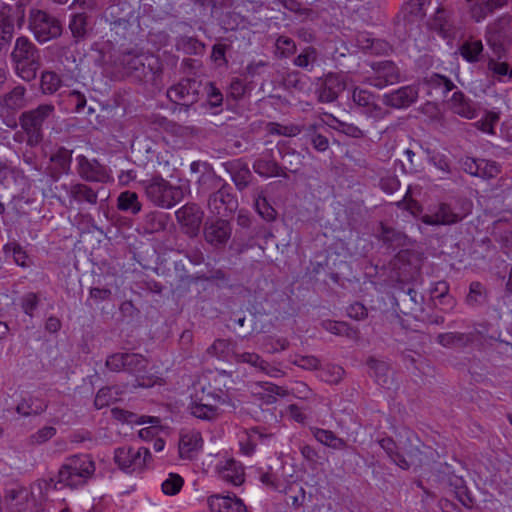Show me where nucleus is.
Here are the masks:
<instances>
[{
	"instance_id": "obj_26",
	"label": "nucleus",
	"mask_w": 512,
	"mask_h": 512,
	"mask_svg": "<svg viewBox=\"0 0 512 512\" xmlns=\"http://www.w3.org/2000/svg\"><path fill=\"white\" fill-rule=\"evenodd\" d=\"M473 2L470 7L472 18L476 22L485 19L489 14L505 4V0H467Z\"/></svg>"
},
{
	"instance_id": "obj_31",
	"label": "nucleus",
	"mask_w": 512,
	"mask_h": 512,
	"mask_svg": "<svg viewBox=\"0 0 512 512\" xmlns=\"http://www.w3.org/2000/svg\"><path fill=\"white\" fill-rule=\"evenodd\" d=\"M253 169L255 173L266 178L275 176L288 177L284 169L274 160L257 159L253 163Z\"/></svg>"
},
{
	"instance_id": "obj_29",
	"label": "nucleus",
	"mask_w": 512,
	"mask_h": 512,
	"mask_svg": "<svg viewBox=\"0 0 512 512\" xmlns=\"http://www.w3.org/2000/svg\"><path fill=\"white\" fill-rule=\"evenodd\" d=\"M28 496L26 488L17 486L6 490L5 500L12 512H21L26 508Z\"/></svg>"
},
{
	"instance_id": "obj_50",
	"label": "nucleus",
	"mask_w": 512,
	"mask_h": 512,
	"mask_svg": "<svg viewBox=\"0 0 512 512\" xmlns=\"http://www.w3.org/2000/svg\"><path fill=\"white\" fill-rule=\"evenodd\" d=\"M303 128L299 125L290 124L282 125L277 122H269L267 124V131L272 135H281L286 137H294L302 132Z\"/></svg>"
},
{
	"instance_id": "obj_13",
	"label": "nucleus",
	"mask_w": 512,
	"mask_h": 512,
	"mask_svg": "<svg viewBox=\"0 0 512 512\" xmlns=\"http://www.w3.org/2000/svg\"><path fill=\"white\" fill-rule=\"evenodd\" d=\"M374 74L366 78V82L378 89L395 84L400 79L398 67L391 61L378 62L373 66Z\"/></svg>"
},
{
	"instance_id": "obj_17",
	"label": "nucleus",
	"mask_w": 512,
	"mask_h": 512,
	"mask_svg": "<svg viewBox=\"0 0 512 512\" xmlns=\"http://www.w3.org/2000/svg\"><path fill=\"white\" fill-rule=\"evenodd\" d=\"M78 174L89 182H105L109 178L106 168L97 160H89L85 156L80 155L78 158Z\"/></svg>"
},
{
	"instance_id": "obj_8",
	"label": "nucleus",
	"mask_w": 512,
	"mask_h": 512,
	"mask_svg": "<svg viewBox=\"0 0 512 512\" xmlns=\"http://www.w3.org/2000/svg\"><path fill=\"white\" fill-rule=\"evenodd\" d=\"M29 28L39 43H46L62 34L61 22L43 10H31Z\"/></svg>"
},
{
	"instance_id": "obj_7",
	"label": "nucleus",
	"mask_w": 512,
	"mask_h": 512,
	"mask_svg": "<svg viewBox=\"0 0 512 512\" xmlns=\"http://www.w3.org/2000/svg\"><path fill=\"white\" fill-rule=\"evenodd\" d=\"M143 186L147 198L161 208H172L183 199L184 193L181 187L171 185L170 182L160 176H155L144 181Z\"/></svg>"
},
{
	"instance_id": "obj_58",
	"label": "nucleus",
	"mask_w": 512,
	"mask_h": 512,
	"mask_svg": "<svg viewBox=\"0 0 512 512\" xmlns=\"http://www.w3.org/2000/svg\"><path fill=\"white\" fill-rule=\"evenodd\" d=\"M425 82L431 88H441L444 95L455 88L454 83L449 78L436 73L426 78Z\"/></svg>"
},
{
	"instance_id": "obj_5",
	"label": "nucleus",
	"mask_w": 512,
	"mask_h": 512,
	"mask_svg": "<svg viewBox=\"0 0 512 512\" xmlns=\"http://www.w3.org/2000/svg\"><path fill=\"white\" fill-rule=\"evenodd\" d=\"M94 472L95 464L89 455H73L59 469L58 483L76 488L85 484Z\"/></svg>"
},
{
	"instance_id": "obj_1",
	"label": "nucleus",
	"mask_w": 512,
	"mask_h": 512,
	"mask_svg": "<svg viewBox=\"0 0 512 512\" xmlns=\"http://www.w3.org/2000/svg\"><path fill=\"white\" fill-rule=\"evenodd\" d=\"M199 192L209 194L207 206L211 213L225 218L238 208V200L232 193V187L214 173L202 174L198 179Z\"/></svg>"
},
{
	"instance_id": "obj_41",
	"label": "nucleus",
	"mask_w": 512,
	"mask_h": 512,
	"mask_svg": "<svg viewBox=\"0 0 512 512\" xmlns=\"http://www.w3.org/2000/svg\"><path fill=\"white\" fill-rule=\"evenodd\" d=\"M6 257H12L14 262L21 267H29L31 261L26 251L17 242H10L3 247Z\"/></svg>"
},
{
	"instance_id": "obj_27",
	"label": "nucleus",
	"mask_w": 512,
	"mask_h": 512,
	"mask_svg": "<svg viewBox=\"0 0 512 512\" xmlns=\"http://www.w3.org/2000/svg\"><path fill=\"white\" fill-rule=\"evenodd\" d=\"M219 474L223 480L235 486L241 485L244 482V468L234 459L227 460L225 464L219 468Z\"/></svg>"
},
{
	"instance_id": "obj_61",
	"label": "nucleus",
	"mask_w": 512,
	"mask_h": 512,
	"mask_svg": "<svg viewBox=\"0 0 512 512\" xmlns=\"http://www.w3.org/2000/svg\"><path fill=\"white\" fill-rule=\"evenodd\" d=\"M255 207L259 215L266 221H272L275 219L276 211L268 203L266 197L259 195L255 200Z\"/></svg>"
},
{
	"instance_id": "obj_3",
	"label": "nucleus",
	"mask_w": 512,
	"mask_h": 512,
	"mask_svg": "<svg viewBox=\"0 0 512 512\" xmlns=\"http://www.w3.org/2000/svg\"><path fill=\"white\" fill-rule=\"evenodd\" d=\"M429 450L414 431L404 428L398 434L395 464L404 470L421 467L428 459Z\"/></svg>"
},
{
	"instance_id": "obj_42",
	"label": "nucleus",
	"mask_w": 512,
	"mask_h": 512,
	"mask_svg": "<svg viewBox=\"0 0 512 512\" xmlns=\"http://www.w3.org/2000/svg\"><path fill=\"white\" fill-rule=\"evenodd\" d=\"M46 402L40 399L22 400L16 407L17 413L22 416L39 415L47 409Z\"/></svg>"
},
{
	"instance_id": "obj_19",
	"label": "nucleus",
	"mask_w": 512,
	"mask_h": 512,
	"mask_svg": "<svg viewBox=\"0 0 512 512\" xmlns=\"http://www.w3.org/2000/svg\"><path fill=\"white\" fill-rule=\"evenodd\" d=\"M233 358L234 361L238 364H248L255 368L256 371L272 377L276 376V374L279 372L277 368L272 367L268 361L264 360L259 354L255 352H234Z\"/></svg>"
},
{
	"instance_id": "obj_48",
	"label": "nucleus",
	"mask_w": 512,
	"mask_h": 512,
	"mask_svg": "<svg viewBox=\"0 0 512 512\" xmlns=\"http://www.w3.org/2000/svg\"><path fill=\"white\" fill-rule=\"evenodd\" d=\"M431 27L439 33L446 35L451 27L450 12L442 6L438 7L433 17Z\"/></svg>"
},
{
	"instance_id": "obj_6",
	"label": "nucleus",
	"mask_w": 512,
	"mask_h": 512,
	"mask_svg": "<svg viewBox=\"0 0 512 512\" xmlns=\"http://www.w3.org/2000/svg\"><path fill=\"white\" fill-rule=\"evenodd\" d=\"M121 64L126 74L138 80L146 79L149 76L155 79L156 76L162 73V63L153 54L129 51L121 56Z\"/></svg>"
},
{
	"instance_id": "obj_45",
	"label": "nucleus",
	"mask_w": 512,
	"mask_h": 512,
	"mask_svg": "<svg viewBox=\"0 0 512 512\" xmlns=\"http://www.w3.org/2000/svg\"><path fill=\"white\" fill-rule=\"evenodd\" d=\"M399 298L402 303L407 306L406 311L402 310L404 314H410L415 311L416 308L420 307L423 301V296L411 287H409L407 290H403Z\"/></svg>"
},
{
	"instance_id": "obj_51",
	"label": "nucleus",
	"mask_w": 512,
	"mask_h": 512,
	"mask_svg": "<svg viewBox=\"0 0 512 512\" xmlns=\"http://www.w3.org/2000/svg\"><path fill=\"white\" fill-rule=\"evenodd\" d=\"M317 60V51L314 47L308 46L302 50V52L294 59L293 63L295 66L311 70L313 64Z\"/></svg>"
},
{
	"instance_id": "obj_46",
	"label": "nucleus",
	"mask_w": 512,
	"mask_h": 512,
	"mask_svg": "<svg viewBox=\"0 0 512 512\" xmlns=\"http://www.w3.org/2000/svg\"><path fill=\"white\" fill-rule=\"evenodd\" d=\"M232 181L239 191L247 188L252 179V173L247 165L243 164L230 171Z\"/></svg>"
},
{
	"instance_id": "obj_37",
	"label": "nucleus",
	"mask_w": 512,
	"mask_h": 512,
	"mask_svg": "<svg viewBox=\"0 0 512 512\" xmlns=\"http://www.w3.org/2000/svg\"><path fill=\"white\" fill-rule=\"evenodd\" d=\"M117 207L121 211L130 212L135 215L141 211V203L138 200V195L132 191H124L120 193L117 199Z\"/></svg>"
},
{
	"instance_id": "obj_39",
	"label": "nucleus",
	"mask_w": 512,
	"mask_h": 512,
	"mask_svg": "<svg viewBox=\"0 0 512 512\" xmlns=\"http://www.w3.org/2000/svg\"><path fill=\"white\" fill-rule=\"evenodd\" d=\"M62 85L61 77L54 71L45 70L40 76V89L43 94H54Z\"/></svg>"
},
{
	"instance_id": "obj_56",
	"label": "nucleus",
	"mask_w": 512,
	"mask_h": 512,
	"mask_svg": "<svg viewBox=\"0 0 512 512\" xmlns=\"http://www.w3.org/2000/svg\"><path fill=\"white\" fill-rule=\"evenodd\" d=\"M500 173V166L495 161L479 159V168L476 177L493 179Z\"/></svg>"
},
{
	"instance_id": "obj_15",
	"label": "nucleus",
	"mask_w": 512,
	"mask_h": 512,
	"mask_svg": "<svg viewBox=\"0 0 512 512\" xmlns=\"http://www.w3.org/2000/svg\"><path fill=\"white\" fill-rule=\"evenodd\" d=\"M468 213L469 211L457 213L450 205L442 203L435 213L423 215L421 221L426 225L432 226L452 225L462 221Z\"/></svg>"
},
{
	"instance_id": "obj_54",
	"label": "nucleus",
	"mask_w": 512,
	"mask_h": 512,
	"mask_svg": "<svg viewBox=\"0 0 512 512\" xmlns=\"http://www.w3.org/2000/svg\"><path fill=\"white\" fill-rule=\"evenodd\" d=\"M487 42L496 58H498L499 60L507 58V53L512 44L511 42L507 40H502L489 34L487 36Z\"/></svg>"
},
{
	"instance_id": "obj_40",
	"label": "nucleus",
	"mask_w": 512,
	"mask_h": 512,
	"mask_svg": "<svg viewBox=\"0 0 512 512\" xmlns=\"http://www.w3.org/2000/svg\"><path fill=\"white\" fill-rule=\"evenodd\" d=\"M449 484L453 488L455 496L465 507L473 506V498L462 477L453 476L449 479Z\"/></svg>"
},
{
	"instance_id": "obj_49",
	"label": "nucleus",
	"mask_w": 512,
	"mask_h": 512,
	"mask_svg": "<svg viewBox=\"0 0 512 512\" xmlns=\"http://www.w3.org/2000/svg\"><path fill=\"white\" fill-rule=\"evenodd\" d=\"M330 118L331 122L329 123V126L334 130L353 138L364 137V132L356 125L340 121L332 115H330Z\"/></svg>"
},
{
	"instance_id": "obj_32",
	"label": "nucleus",
	"mask_w": 512,
	"mask_h": 512,
	"mask_svg": "<svg viewBox=\"0 0 512 512\" xmlns=\"http://www.w3.org/2000/svg\"><path fill=\"white\" fill-rule=\"evenodd\" d=\"M189 409L193 416L201 420L211 421L220 415L219 408L216 405L204 402L203 399H200L199 402L193 401Z\"/></svg>"
},
{
	"instance_id": "obj_34",
	"label": "nucleus",
	"mask_w": 512,
	"mask_h": 512,
	"mask_svg": "<svg viewBox=\"0 0 512 512\" xmlns=\"http://www.w3.org/2000/svg\"><path fill=\"white\" fill-rule=\"evenodd\" d=\"M168 219L169 216L163 212H149L144 218V229L149 234L164 231L166 229Z\"/></svg>"
},
{
	"instance_id": "obj_60",
	"label": "nucleus",
	"mask_w": 512,
	"mask_h": 512,
	"mask_svg": "<svg viewBox=\"0 0 512 512\" xmlns=\"http://www.w3.org/2000/svg\"><path fill=\"white\" fill-rule=\"evenodd\" d=\"M56 435V428L53 426H45L37 430L29 436V443L31 445H41Z\"/></svg>"
},
{
	"instance_id": "obj_57",
	"label": "nucleus",
	"mask_w": 512,
	"mask_h": 512,
	"mask_svg": "<svg viewBox=\"0 0 512 512\" xmlns=\"http://www.w3.org/2000/svg\"><path fill=\"white\" fill-rule=\"evenodd\" d=\"M280 4L287 10L296 13L303 19H314L317 14L310 8H303L297 0H279Z\"/></svg>"
},
{
	"instance_id": "obj_18",
	"label": "nucleus",
	"mask_w": 512,
	"mask_h": 512,
	"mask_svg": "<svg viewBox=\"0 0 512 512\" xmlns=\"http://www.w3.org/2000/svg\"><path fill=\"white\" fill-rule=\"evenodd\" d=\"M418 98V91L413 86H404L389 94H385L383 102L393 108H405L414 103Z\"/></svg>"
},
{
	"instance_id": "obj_62",
	"label": "nucleus",
	"mask_w": 512,
	"mask_h": 512,
	"mask_svg": "<svg viewBox=\"0 0 512 512\" xmlns=\"http://www.w3.org/2000/svg\"><path fill=\"white\" fill-rule=\"evenodd\" d=\"M202 88H204L207 94V105L210 108H216L222 105L223 95L213 83H206Z\"/></svg>"
},
{
	"instance_id": "obj_53",
	"label": "nucleus",
	"mask_w": 512,
	"mask_h": 512,
	"mask_svg": "<svg viewBox=\"0 0 512 512\" xmlns=\"http://www.w3.org/2000/svg\"><path fill=\"white\" fill-rule=\"evenodd\" d=\"M380 238L384 243L392 246H401L405 242V235L394 228L381 224Z\"/></svg>"
},
{
	"instance_id": "obj_4",
	"label": "nucleus",
	"mask_w": 512,
	"mask_h": 512,
	"mask_svg": "<svg viewBox=\"0 0 512 512\" xmlns=\"http://www.w3.org/2000/svg\"><path fill=\"white\" fill-rule=\"evenodd\" d=\"M56 109L51 103H43L19 116V125L27 135V145L35 147L43 138V125L55 118Z\"/></svg>"
},
{
	"instance_id": "obj_16",
	"label": "nucleus",
	"mask_w": 512,
	"mask_h": 512,
	"mask_svg": "<svg viewBox=\"0 0 512 512\" xmlns=\"http://www.w3.org/2000/svg\"><path fill=\"white\" fill-rule=\"evenodd\" d=\"M114 461L120 469L125 471L142 470L145 468V459H142V451L124 446L115 450Z\"/></svg>"
},
{
	"instance_id": "obj_35",
	"label": "nucleus",
	"mask_w": 512,
	"mask_h": 512,
	"mask_svg": "<svg viewBox=\"0 0 512 512\" xmlns=\"http://www.w3.org/2000/svg\"><path fill=\"white\" fill-rule=\"evenodd\" d=\"M175 269L183 271L184 274L180 275L178 283L173 288L174 291L185 293L189 291L192 283H197L199 280L209 282V279H206L209 277V271L207 274H197L196 276H191L186 274L185 266L181 262H175Z\"/></svg>"
},
{
	"instance_id": "obj_44",
	"label": "nucleus",
	"mask_w": 512,
	"mask_h": 512,
	"mask_svg": "<svg viewBox=\"0 0 512 512\" xmlns=\"http://www.w3.org/2000/svg\"><path fill=\"white\" fill-rule=\"evenodd\" d=\"M72 152L64 147H60L56 153H54L50 160L58 166V172L56 174H52L53 178L56 180L60 173H67L70 169V164L72 160Z\"/></svg>"
},
{
	"instance_id": "obj_24",
	"label": "nucleus",
	"mask_w": 512,
	"mask_h": 512,
	"mask_svg": "<svg viewBox=\"0 0 512 512\" xmlns=\"http://www.w3.org/2000/svg\"><path fill=\"white\" fill-rule=\"evenodd\" d=\"M476 333H460V332H448L439 334L437 341L444 347H467L474 343L476 340Z\"/></svg>"
},
{
	"instance_id": "obj_11",
	"label": "nucleus",
	"mask_w": 512,
	"mask_h": 512,
	"mask_svg": "<svg viewBox=\"0 0 512 512\" xmlns=\"http://www.w3.org/2000/svg\"><path fill=\"white\" fill-rule=\"evenodd\" d=\"M379 97L372 92L356 87L352 93V100L355 105L361 108V112L373 119H382L386 110L378 103Z\"/></svg>"
},
{
	"instance_id": "obj_14",
	"label": "nucleus",
	"mask_w": 512,
	"mask_h": 512,
	"mask_svg": "<svg viewBox=\"0 0 512 512\" xmlns=\"http://www.w3.org/2000/svg\"><path fill=\"white\" fill-rule=\"evenodd\" d=\"M231 232L230 223L224 218L207 221L203 229L205 241L215 248L224 247L231 237Z\"/></svg>"
},
{
	"instance_id": "obj_12",
	"label": "nucleus",
	"mask_w": 512,
	"mask_h": 512,
	"mask_svg": "<svg viewBox=\"0 0 512 512\" xmlns=\"http://www.w3.org/2000/svg\"><path fill=\"white\" fill-rule=\"evenodd\" d=\"M343 78L337 73H328L324 78H320L317 84V99L321 103L334 102L339 94L345 89Z\"/></svg>"
},
{
	"instance_id": "obj_28",
	"label": "nucleus",
	"mask_w": 512,
	"mask_h": 512,
	"mask_svg": "<svg viewBox=\"0 0 512 512\" xmlns=\"http://www.w3.org/2000/svg\"><path fill=\"white\" fill-rule=\"evenodd\" d=\"M489 291L487 287L479 281H473L469 285V291L465 302L470 307H481L487 304Z\"/></svg>"
},
{
	"instance_id": "obj_9",
	"label": "nucleus",
	"mask_w": 512,
	"mask_h": 512,
	"mask_svg": "<svg viewBox=\"0 0 512 512\" xmlns=\"http://www.w3.org/2000/svg\"><path fill=\"white\" fill-rule=\"evenodd\" d=\"M202 87L201 81L192 78L182 79L167 90V97L172 102L181 103L187 110L188 107L198 102Z\"/></svg>"
},
{
	"instance_id": "obj_21",
	"label": "nucleus",
	"mask_w": 512,
	"mask_h": 512,
	"mask_svg": "<svg viewBox=\"0 0 512 512\" xmlns=\"http://www.w3.org/2000/svg\"><path fill=\"white\" fill-rule=\"evenodd\" d=\"M211 512H247L243 501L236 496L213 495L208 498Z\"/></svg>"
},
{
	"instance_id": "obj_47",
	"label": "nucleus",
	"mask_w": 512,
	"mask_h": 512,
	"mask_svg": "<svg viewBox=\"0 0 512 512\" xmlns=\"http://www.w3.org/2000/svg\"><path fill=\"white\" fill-rule=\"evenodd\" d=\"M209 282L215 284L217 288H229L236 289L241 288V285L231 284L228 273L221 268H211L209 269Z\"/></svg>"
},
{
	"instance_id": "obj_64",
	"label": "nucleus",
	"mask_w": 512,
	"mask_h": 512,
	"mask_svg": "<svg viewBox=\"0 0 512 512\" xmlns=\"http://www.w3.org/2000/svg\"><path fill=\"white\" fill-rule=\"evenodd\" d=\"M344 369L338 365H328L322 372V378L330 384H338L343 376Z\"/></svg>"
},
{
	"instance_id": "obj_10",
	"label": "nucleus",
	"mask_w": 512,
	"mask_h": 512,
	"mask_svg": "<svg viewBox=\"0 0 512 512\" xmlns=\"http://www.w3.org/2000/svg\"><path fill=\"white\" fill-rule=\"evenodd\" d=\"M175 215L184 234L190 238H194L199 234L204 217V212L200 206L195 203H187L179 208Z\"/></svg>"
},
{
	"instance_id": "obj_30",
	"label": "nucleus",
	"mask_w": 512,
	"mask_h": 512,
	"mask_svg": "<svg viewBox=\"0 0 512 512\" xmlns=\"http://www.w3.org/2000/svg\"><path fill=\"white\" fill-rule=\"evenodd\" d=\"M488 34L512 43V15L504 14L489 26Z\"/></svg>"
},
{
	"instance_id": "obj_2",
	"label": "nucleus",
	"mask_w": 512,
	"mask_h": 512,
	"mask_svg": "<svg viewBox=\"0 0 512 512\" xmlns=\"http://www.w3.org/2000/svg\"><path fill=\"white\" fill-rule=\"evenodd\" d=\"M10 57L15 72L21 79L26 82L36 79L42 65V57L40 49L30 38L26 36L16 38Z\"/></svg>"
},
{
	"instance_id": "obj_52",
	"label": "nucleus",
	"mask_w": 512,
	"mask_h": 512,
	"mask_svg": "<svg viewBox=\"0 0 512 512\" xmlns=\"http://www.w3.org/2000/svg\"><path fill=\"white\" fill-rule=\"evenodd\" d=\"M431 297L438 299L440 304H446L448 307L454 305V300L449 296V284L446 281H439L435 283L431 289Z\"/></svg>"
},
{
	"instance_id": "obj_33",
	"label": "nucleus",
	"mask_w": 512,
	"mask_h": 512,
	"mask_svg": "<svg viewBox=\"0 0 512 512\" xmlns=\"http://www.w3.org/2000/svg\"><path fill=\"white\" fill-rule=\"evenodd\" d=\"M26 88L22 85L15 86L11 91L2 96L1 103L10 110H19L26 105Z\"/></svg>"
},
{
	"instance_id": "obj_55",
	"label": "nucleus",
	"mask_w": 512,
	"mask_h": 512,
	"mask_svg": "<svg viewBox=\"0 0 512 512\" xmlns=\"http://www.w3.org/2000/svg\"><path fill=\"white\" fill-rule=\"evenodd\" d=\"M126 370L132 373L143 372L147 368V359L136 353H125Z\"/></svg>"
},
{
	"instance_id": "obj_22",
	"label": "nucleus",
	"mask_w": 512,
	"mask_h": 512,
	"mask_svg": "<svg viewBox=\"0 0 512 512\" xmlns=\"http://www.w3.org/2000/svg\"><path fill=\"white\" fill-rule=\"evenodd\" d=\"M203 445L201 434L191 431L181 435L179 441V454L183 459H192L194 454L198 452Z\"/></svg>"
},
{
	"instance_id": "obj_20",
	"label": "nucleus",
	"mask_w": 512,
	"mask_h": 512,
	"mask_svg": "<svg viewBox=\"0 0 512 512\" xmlns=\"http://www.w3.org/2000/svg\"><path fill=\"white\" fill-rule=\"evenodd\" d=\"M447 105L453 113L463 118L473 119L477 115V110L473 101L462 91H455L447 101Z\"/></svg>"
},
{
	"instance_id": "obj_25",
	"label": "nucleus",
	"mask_w": 512,
	"mask_h": 512,
	"mask_svg": "<svg viewBox=\"0 0 512 512\" xmlns=\"http://www.w3.org/2000/svg\"><path fill=\"white\" fill-rule=\"evenodd\" d=\"M68 27L76 43L85 40L91 30L88 15L85 12L72 14Z\"/></svg>"
},
{
	"instance_id": "obj_36",
	"label": "nucleus",
	"mask_w": 512,
	"mask_h": 512,
	"mask_svg": "<svg viewBox=\"0 0 512 512\" xmlns=\"http://www.w3.org/2000/svg\"><path fill=\"white\" fill-rule=\"evenodd\" d=\"M313 435L317 441L327 447L336 450L345 449L347 447V442L330 430L317 428L313 431Z\"/></svg>"
},
{
	"instance_id": "obj_38",
	"label": "nucleus",
	"mask_w": 512,
	"mask_h": 512,
	"mask_svg": "<svg viewBox=\"0 0 512 512\" xmlns=\"http://www.w3.org/2000/svg\"><path fill=\"white\" fill-rule=\"evenodd\" d=\"M322 325L325 330L337 336H345L351 340L359 337L358 330L350 327L346 322L328 320Z\"/></svg>"
},
{
	"instance_id": "obj_23",
	"label": "nucleus",
	"mask_w": 512,
	"mask_h": 512,
	"mask_svg": "<svg viewBox=\"0 0 512 512\" xmlns=\"http://www.w3.org/2000/svg\"><path fill=\"white\" fill-rule=\"evenodd\" d=\"M61 188L75 201L87 202L88 204L95 205L97 203V192L86 184L76 183L72 185L62 184Z\"/></svg>"
},
{
	"instance_id": "obj_63",
	"label": "nucleus",
	"mask_w": 512,
	"mask_h": 512,
	"mask_svg": "<svg viewBox=\"0 0 512 512\" xmlns=\"http://www.w3.org/2000/svg\"><path fill=\"white\" fill-rule=\"evenodd\" d=\"M275 45L280 56L285 58L293 55L297 50L294 40L286 36H279Z\"/></svg>"
},
{
	"instance_id": "obj_59",
	"label": "nucleus",
	"mask_w": 512,
	"mask_h": 512,
	"mask_svg": "<svg viewBox=\"0 0 512 512\" xmlns=\"http://www.w3.org/2000/svg\"><path fill=\"white\" fill-rule=\"evenodd\" d=\"M184 484L183 478L178 474H169V477L162 483V491L166 495H176Z\"/></svg>"
},
{
	"instance_id": "obj_43",
	"label": "nucleus",
	"mask_w": 512,
	"mask_h": 512,
	"mask_svg": "<svg viewBox=\"0 0 512 512\" xmlns=\"http://www.w3.org/2000/svg\"><path fill=\"white\" fill-rule=\"evenodd\" d=\"M483 52V44L481 40L470 39L460 46L461 56L468 62H477Z\"/></svg>"
}]
</instances>
